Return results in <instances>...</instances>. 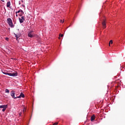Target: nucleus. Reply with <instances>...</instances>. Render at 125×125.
Returning <instances> with one entry per match:
<instances>
[{
	"instance_id": "24",
	"label": "nucleus",
	"mask_w": 125,
	"mask_h": 125,
	"mask_svg": "<svg viewBox=\"0 0 125 125\" xmlns=\"http://www.w3.org/2000/svg\"><path fill=\"white\" fill-rule=\"evenodd\" d=\"M16 17H18V15H17V14H16Z\"/></svg>"
},
{
	"instance_id": "3",
	"label": "nucleus",
	"mask_w": 125,
	"mask_h": 125,
	"mask_svg": "<svg viewBox=\"0 0 125 125\" xmlns=\"http://www.w3.org/2000/svg\"><path fill=\"white\" fill-rule=\"evenodd\" d=\"M11 96L14 99H16L17 98H18V97H15V92L14 91H12L11 92Z\"/></svg>"
},
{
	"instance_id": "19",
	"label": "nucleus",
	"mask_w": 125,
	"mask_h": 125,
	"mask_svg": "<svg viewBox=\"0 0 125 125\" xmlns=\"http://www.w3.org/2000/svg\"><path fill=\"white\" fill-rule=\"evenodd\" d=\"M58 125V123L56 122V123H55L53 125Z\"/></svg>"
},
{
	"instance_id": "25",
	"label": "nucleus",
	"mask_w": 125,
	"mask_h": 125,
	"mask_svg": "<svg viewBox=\"0 0 125 125\" xmlns=\"http://www.w3.org/2000/svg\"><path fill=\"white\" fill-rule=\"evenodd\" d=\"M20 116H21V113H20Z\"/></svg>"
},
{
	"instance_id": "7",
	"label": "nucleus",
	"mask_w": 125,
	"mask_h": 125,
	"mask_svg": "<svg viewBox=\"0 0 125 125\" xmlns=\"http://www.w3.org/2000/svg\"><path fill=\"white\" fill-rule=\"evenodd\" d=\"M0 108L1 109H3L4 108H7V105H0Z\"/></svg>"
},
{
	"instance_id": "9",
	"label": "nucleus",
	"mask_w": 125,
	"mask_h": 125,
	"mask_svg": "<svg viewBox=\"0 0 125 125\" xmlns=\"http://www.w3.org/2000/svg\"><path fill=\"white\" fill-rule=\"evenodd\" d=\"M20 12H21V13H22V14H24V12L22 10H20L18 11L17 12H16V14H17V13H20Z\"/></svg>"
},
{
	"instance_id": "13",
	"label": "nucleus",
	"mask_w": 125,
	"mask_h": 125,
	"mask_svg": "<svg viewBox=\"0 0 125 125\" xmlns=\"http://www.w3.org/2000/svg\"><path fill=\"white\" fill-rule=\"evenodd\" d=\"M5 93H9V90H8V89H5Z\"/></svg>"
},
{
	"instance_id": "2",
	"label": "nucleus",
	"mask_w": 125,
	"mask_h": 125,
	"mask_svg": "<svg viewBox=\"0 0 125 125\" xmlns=\"http://www.w3.org/2000/svg\"><path fill=\"white\" fill-rule=\"evenodd\" d=\"M28 37H29V38H34V37H35V34H34V31H32L29 32L28 33Z\"/></svg>"
},
{
	"instance_id": "14",
	"label": "nucleus",
	"mask_w": 125,
	"mask_h": 125,
	"mask_svg": "<svg viewBox=\"0 0 125 125\" xmlns=\"http://www.w3.org/2000/svg\"><path fill=\"white\" fill-rule=\"evenodd\" d=\"M3 73L4 74V75H8V76H9V75L10 74V73H9L8 72H3Z\"/></svg>"
},
{
	"instance_id": "11",
	"label": "nucleus",
	"mask_w": 125,
	"mask_h": 125,
	"mask_svg": "<svg viewBox=\"0 0 125 125\" xmlns=\"http://www.w3.org/2000/svg\"><path fill=\"white\" fill-rule=\"evenodd\" d=\"M10 7V1H8L7 3V7Z\"/></svg>"
},
{
	"instance_id": "26",
	"label": "nucleus",
	"mask_w": 125,
	"mask_h": 125,
	"mask_svg": "<svg viewBox=\"0 0 125 125\" xmlns=\"http://www.w3.org/2000/svg\"><path fill=\"white\" fill-rule=\"evenodd\" d=\"M59 39H60V37H59Z\"/></svg>"
},
{
	"instance_id": "21",
	"label": "nucleus",
	"mask_w": 125,
	"mask_h": 125,
	"mask_svg": "<svg viewBox=\"0 0 125 125\" xmlns=\"http://www.w3.org/2000/svg\"><path fill=\"white\" fill-rule=\"evenodd\" d=\"M60 37H63V34H60Z\"/></svg>"
},
{
	"instance_id": "12",
	"label": "nucleus",
	"mask_w": 125,
	"mask_h": 125,
	"mask_svg": "<svg viewBox=\"0 0 125 125\" xmlns=\"http://www.w3.org/2000/svg\"><path fill=\"white\" fill-rule=\"evenodd\" d=\"M113 43V40H110L109 42V46H110V44H112Z\"/></svg>"
},
{
	"instance_id": "16",
	"label": "nucleus",
	"mask_w": 125,
	"mask_h": 125,
	"mask_svg": "<svg viewBox=\"0 0 125 125\" xmlns=\"http://www.w3.org/2000/svg\"><path fill=\"white\" fill-rule=\"evenodd\" d=\"M21 19L25 21V18L24 17V16L21 17Z\"/></svg>"
},
{
	"instance_id": "8",
	"label": "nucleus",
	"mask_w": 125,
	"mask_h": 125,
	"mask_svg": "<svg viewBox=\"0 0 125 125\" xmlns=\"http://www.w3.org/2000/svg\"><path fill=\"white\" fill-rule=\"evenodd\" d=\"M94 120H95V115H93L91 117V121L92 122L93 121H94Z\"/></svg>"
},
{
	"instance_id": "22",
	"label": "nucleus",
	"mask_w": 125,
	"mask_h": 125,
	"mask_svg": "<svg viewBox=\"0 0 125 125\" xmlns=\"http://www.w3.org/2000/svg\"><path fill=\"white\" fill-rule=\"evenodd\" d=\"M61 23H64V21H62V20H61Z\"/></svg>"
},
{
	"instance_id": "17",
	"label": "nucleus",
	"mask_w": 125,
	"mask_h": 125,
	"mask_svg": "<svg viewBox=\"0 0 125 125\" xmlns=\"http://www.w3.org/2000/svg\"><path fill=\"white\" fill-rule=\"evenodd\" d=\"M6 109V108H3L2 110V112H4Z\"/></svg>"
},
{
	"instance_id": "1",
	"label": "nucleus",
	"mask_w": 125,
	"mask_h": 125,
	"mask_svg": "<svg viewBox=\"0 0 125 125\" xmlns=\"http://www.w3.org/2000/svg\"><path fill=\"white\" fill-rule=\"evenodd\" d=\"M7 23L8 25L11 27V28H13L14 25H13V22H12V20L11 18H8L7 19Z\"/></svg>"
},
{
	"instance_id": "23",
	"label": "nucleus",
	"mask_w": 125,
	"mask_h": 125,
	"mask_svg": "<svg viewBox=\"0 0 125 125\" xmlns=\"http://www.w3.org/2000/svg\"><path fill=\"white\" fill-rule=\"evenodd\" d=\"M22 15H23V14H20V16H22Z\"/></svg>"
},
{
	"instance_id": "6",
	"label": "nucleus",
	"mask_w": 125,
	"mask_h": 125,
	"mask_svg": "<svg viewBox=\"0 0 125 125\" xmlns=\"http://www.w3.org/2000/svg\"><path fill=\"white\" fill-rule=\"evenodd\" d=\"M24 94L23 93H21L19 96H18V98H21V97L24 98Z\"/></svg>"
},
{
	"instance_id": "10",
	"label": "nucleus",
	"mask_w": 125,
	"mask_h": 125,
	"mask_svg": "<svg viewBox=\"0 0 125 125\" xmlns=\"http://www.w3.org/2000/svg\"><path fill=\"white\" fill-rule=\"evenodd\" d=\"M19 21L20 23H23V22H24V20H23L22 19H21V18H19Z\"/></svg>"
},
{
	"instance_id": "15",
	"label": "nucleus",
	"mask_w": 125,
	"mask_h": 125,
	"mask_svg": "<svg viewBox=\"0 0 125 125\" xmlns=\"http://www.w3.org/2000/svg\"><path fill=\"white\" fill-rule=\"evenodd\" d=\"M15 37L17 38V40H18V39H19V37H18V36H17V35L15 34Z\"/></svg>"
},
{
	"instance_id": "5",
	"label": "nucleus",
	"mask_w": 125,
	"mask_h": 125,
	"mask_svg": "<svg viewBox=\"0 0 125 125\" xmlns=\"http://www.w3.org/2000/svg\"><path fill=\"white\" fill-rule=\"evenodd\" d=\"M102 25L103 29H106V22L105 21H104L102 22Z\"/></svg>"
},
{
	"instance_id": "4",
	"label": "nucleus",
	"mask_w": 125,
	"mask_h": 125,
	"mask_svg": "<svg viewBox=\"0 0 125 125\" xmlns=\"http://www.w3.org/2000/svg\"><path fill=\"white\" fill-rule=\"evenodd\" d=\"M18 74L17 73V72H16V73H10L9 76L10 77H16L18 76Z\"/></svg>"
},
{
	"instance_id": "20",
	"label": "nucleus",
	"mask_w": 125,
	"mask_h": 125,
	"mask_svg": "<svg viewBox=\"0 0 125 125\" xmlns=\"http://www.w3.org/2000/svg\"><path fill=\"white\" fill-rule=\"evenodd\" d=\"M5 41H8L9 39H8V38H5Z\"/></svg>"
},
{
	"instance_id": "18",
	"label": "nucleus",
	"mask_w": 125,
	"mask_h": 125,
	"mask_svg": "<svg viewBox=\"0 0 125 125\" xmlns=\"http://www.w3.org/2000/svg\"><path fill=\"white\" fill-rule=\"evenodd\" d=\"M25 112H26V108H24V109L23 110V112L25 113Z\"/></svg>"
}]
</instances>
